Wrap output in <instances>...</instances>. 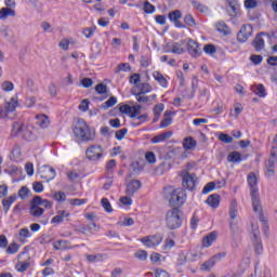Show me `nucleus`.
<instances>
[{"label": "nucleus", "instance_id": "obj_1", "mask_svg": "<svg viewBox=\"0 0 277 277\" xmlns=\"http://www.w3.org/2000/svg\"><path fill=\"white\" fill-rule=\"evenodd\" d=\"M74 135L79 142H94L96 134L92 132L90 126L83 119H78L75 128Z\"/></svg>", "mask_w": 277, "mask_h": 277}, {"label": "nucleus", "instance_id": "obj_2", "mask_svg": "<svg viewBox=\"0 0 277 277\" xmlns=\"http://www.w3.org/2000/svg\"><path fill=\"white\" fill-rule=\"evenodd\" d=\"M164 222L169 230H176L183 226V211L180 208H171L167 211Z\"/></svg>", "mask_w": 277, "mask_h": 277}, {"label": "nucleus", "instance_id": "obj_3", "mask_svg": "<svg viewBox=\"0 0 277 277\" xmlns=\"http://www.w3.org/2000/svg\"><path fill=\"white\" fill-rule=\"evenodd\" d=\"M41 207H44V209H52L53 203L48 199H42V197L40 196H35L30 200V208H29L30 215L32 217H42V215H44V209H42Z\"/></svg>", "mask_w": 277, "mask_h": 277}, {"label": "nucleus", "instance_id": "obj_4", "mask_svg": "<svg viewBox=\"0 0 277 277\" xmlns=\"http://www.w3.org/2000/svg\"><path fill=\"white\" fill-rule=\"evenodd\" d=\"M247 181L250 187L253 211H259L261 208V196L259 195V180L256 179V174L254 172L249 173Z\"/></svg>", "mask_w": 277, "mask_h": 277}, {"label": "nucleus", "instance_id": "obj_5", "mask_svg": "<svg viewBox=\"0 0 277 277\" xmlns=\"http://www.w3.org/2000/svg\"><path fill=\"white\" fill-rule=\"evenodd\" d=\"M170 189V207H172V209H179L180 207H183V205H185V190L183 188Z\"/></svg>", "mask_w": 277, "mask_h": 277}, {"label": "nucleus", "instance_id": "obj_6", "mask_svg": "<svg viewBox=\"0 0 277 277\" xmlns=\"http://www.w3.org/2000/svg\"><path fill=\"white\" fill-rule=\"evenodd\" d=\"M85 155L90 161H98L103 157V146L91 145L87 149Z\"/></svg>", "mask_w": 277, "mask_h": 277}, {"label": "nucleus", "instance_id": "obj_7", "mask_svg": "<svg viewBox=\"0 0 277 277\" xmlns=\"http://www.w3.org/2000/svg\"><path fill=\"white\" fill-rule=\"evenodd\" d=\"M254 28L251 24H245L237 34L238 42H248V39L252 37Z\"/></svg>", "mask_w": 277, "mask_h": 277}, {"label": "nucleus", "instance_id": "obj_8", "mask_svg": "<svg viewBox=\"0 0 277 277\" xmlns=\"http://www.w3.org/2000/svg\"><path fill=\"white\" fill-rule=\"evenodd\" d=\"M38 174L42 181L49 183V181H53L56 176L55 169L53 167L43 166L39 168Z\"/></svg>", "mask_w": 277, "mask_h": 277}, {"label": "nucleus", "instance_id": "obj_9", "mask_svg": "<svg viewBox=\"0 0 277 277\" xmlns=\"http://www.w3.org/2000/svg\"><path fill=\"white\" fill-rule=\"evenodd\" d=\"M76 230L78 233H81V235H85L87 237H92L94 233H98V230H101V226L92 222L91 224L80 225Z\"/></svg>", "mask_w": 277, "mask_h": 277}, {"label": "nucleus", "instance_id": "obj_10", "mask_svg": "<svg viewBox=\"0 0 277 277\" xmlns=\"http://www.w3.org/2000/svg\"><path fill=\"white\" fill-rule=\"evenodd\" d=\"M182 185L183 187H185V189H189V192H194V189H196V174L185 172L182 177Z\"/></svg>", "mask_w": 277, "mask_h": 277}, {"label": "nucleus", "instance_id": "obj_11", "mask_svg": "<svg viewBox=\"0 0 277 277\" xmlns=\"http://www.w3.org/2000/svg\"><path fill=\"white\" fill-rule=\"evenodd\" d=\"M187 51L190 57H200L202 55V50L200 49V43L194 39H189L187 43Z\"/></svg>", "mask_w": 277, "mask_h": 277}, {"label": "nucleus", "instance_id": "obj_12", "mask_svg": "<svg viewBox=\"0 0 277 277\" xmlns=\"http://www.w3.org/2000/svg\"><path fill=\"white\" fill-rule=\"evenodd\" d=\"M142 243L146 246L147 248H155V246H159L161 241H163V237L161 235L157 234L154 236H146L141 239Z\"/></svg>", "mask_w": 277, "mask_h": 277}, {"label": "nucleus", "instance_id": "obj_13", "mask_svg": "<svg viewBox=\"0 0 277 277\" xmlns=\"http://www.w3.org/2000/svg\"><path fill=\"white\" fill-rule=\"evenodd\" d=\"M262 36H267L268 38H272L267 32H259L254 40L252 41V47L254 50L259 53L265 49V40Z\"/></svg>", "mask_w": 277, "mask_h": 277}, {"label": "nucleus", "instance_id": "obj_14", "mask_svg": "<svg viewBox=\"0 0 277 277\" xmlns=\"http://www.w3.org/2000/svg\"><path fill=\"white\" fill-rule=\"evenodd\" d=\"M142 189V181L132 180L127 184L126 194L127 196H135V194Z\"/></svg>", "mask_w": 277, "mask_h": 277}, {"label": "nucleus", "instance_id": "obj_15", "mask_svg": "<svg viewBox=\"0 0 277 277\" xmlns=\"http://www.w3.org/2000/svg\"><path fill=\"white\" fill-rule=\"evenodd\" d=\"M168 16H169V21H171V23H174L175 27H179L180 29H185V24L179 21L183 16V14L181 13V10L172 11L168 14Z\"/></svg>", "mask_w": 277, "mask_h": 277}, {"label": "nucleus", "instance_id": "obj_16", "mask_svg": "<svg viewBox=\"0 0 277 277\" xmlns=\"http://www.w3.org/2000/svg\"><path fill=\"white\" fill-rule=\"evenodd\" d=\"M185 42L180 41V42H173L171 44V49L164 50V53H174L175 55H183L185 53V49L183 45Z\"/></svg>", "mask_w": 277, "mask_h": 277}, {"label": "nucleus", "instance_id": "obj_17", "mask_svg": "<svg viewBox=\"0 0 277 277\" xmlns=\"http://www.w3.org/2000/svg\"><path fill=\"white\" fill-rule=\"evenodd\" d=\"M23 131H25V123L21 121H14L12 124L11 135L16 137V135H23Z\"/></svg>", "mask_w": 277, "mask_h": 277}, {"label": "nucleus", "instance_id": "obj_18", "mask_svg": "<svg viewBox=\"0 0 277 277\" xmlns=\"http://www.w3.org/2000/svg\"><path fill=\"white\" fill-rule=\"evenodd\" d=\"M216 239L217 235L215 234V232H211L202 239L203 248H211V246H213V241H215Z\"/></svg>", "mask_w": 277, "mask_h": 277}, {"label": "nucleus", "instance_id": "obj_19", "mask_svg": "<svg viewBox=\"0 0 277 277\" xmlns=\"http://www.w3.org/2000/svg\"><path fill=\"white\" fill-rule=\"evenodd\" d=\"M64 217H70V213L66 210H60L57 214L51 220V224H62Z\"/></svg>", "mask_w": 277, "mask_h": 277}, {"label": "nucleus", "instance_id": "obj_20", "mask_svg": "<svg viewBox=\"0 0 277 277\" xmlns=\"http://www.w3.org/2000/svg\"><path fill=\"white\" fill-rule=\"evenodd\" d=\"M276 161H277L276 159L269 158L265 163V168H266L265 176H267V179H269V176H274L275 174L274 168L276 166Z\"/></svg>", "mask_w": 277, "mask_h": 277}, {"label": "nucleus", "instance_id": "obj_21", "mask_svg": "<svg viewBox=\"0 0 277 277\" xmlns=\"http://www.w3.org/2000/svg\"><path fill=\"white\" fill-rule=\"evenodd\" d=\"M206 202L209 207H212V209H217V207H220V196L212 194L207 198Z\"/></svg>", "mask_w": 277, "mask_h": 277}, {"label": "nucleus", "instance_id": "obj_22", "mask_svg": "<svg viewBox=\"0 0 277 277\" xmlns=\"http://www.w3.org/2000/svg\"><path fill=\"white\" fill-rule=\"evenodd\" d=\"M172 137V132H163L159 135H156L151 138L153 144H160V142H166V140H170Z\"/></svg>", "mask_w": 277, "mask_h": 277}, {"label": "nucleus", "instance_id": "obj_23", "mask_svg": "<svg viewBox=\"0 0 277 277\" xmlns=\"http://www.w3.org/2000/svg\"><path fill=\"white\" fill-rule=\"evenodd\" d=\"M172 115H174V113L170 110L164 111V118L160 122V129H166L172 124V117H170Z\"/></svg>", "mask_w": 277, "mask_h": 277}, {"label": "nucleus", "instance_id": "obj_24", "mask_svg": "<svg viewBox=\"0 0 277 277\" xmlns=\"http://www.w3.org/2000/svg\"><path fill=\"white\" fill-rule=\"evenodd\" d=\"M16 195H12L6 199L2 200V207H3V211L5 213H8V211H10V207H12V205H14V202H16Z\"/></svg>", "mask_w": 277, "mask_h": 277}, {"label": "nucleus", "instance_id": "obj_25", "mask_svg": "<svg viewBox=\"0 0 277 277\" xmlns=\"http://www.w3.org/2000/svg\"><path fill=\"white\" fill-rule=\"evenodd\" d=\"M153 77L154 79L159 82V84L161 85V88H168V79H166V77H163V74L159 72V71H154L153 72Z\"/></svg>", "mask_w": 277, "mask_h": 277}, {"label": "nucleus", "instance_id": "obj_26", "mask_svg": "<svg viewBox=\"0 0 277 277\" xmlns=\"http://www.w3.org/2000/svg\"><path fill=\"white\" fill-rule=\"evenodd\" d=\"M8 16H16V11H14L12 8L8 6V8H2L0 10V19L1 21H5V18H8Z\"/></svg>", "mask_w": 277, "mask_h": 277}, {"label": "nucleus", "instance_id": "obj_27", "mask_svg": "<svg viewBox=\"0 0 277 277\" xmlns=\"http://www.w3.org/2000/svg\"><path fill=\"white\" fill-rule=\"evenodd\" d=\"M16 107H18V101L14 100V97H12L10 100V102L5 103L4 109L6 114H12V111L16 110Z\"/></svg>", "mask_w": 277, "mask_h": 277}, {"label": "nucleus", "instance_id": "obj_28", "mask_svg": "<svg viewBox=\"0 0 277 277\" xmlns=\"http://www.w3.org/2000/svg\"><path fill=\"white\" fill-rule=\"evenodd\" d=\"M196 140H194V137L192 136H187L184 138L183 142V147L185 148V150H192L194 148H196Z\"/></svg>", "mask_w": 277, "mask_h": 277}, {"label": "nucleus", "instance_id": "obj_29", "mask_svg": "<svg viewBox=\"0 0 277 277\" xmlns=\"http://www.w3.org/2000/svg\"><path fill=\"white\" fill-rule=\"evenodd\" d=\"M37 124L41 129H47L49 127V117L47 115H37Z\"/></svg>", "mask_w": 277, "mask_h": 277}, {"label": "nucleus", "instance_id": "obj_30", "mask_svg": "<svg viewBox=\"0 0 277 277\" xmlns=\"http://www.w3.org/2000/svg\"><path fill=\"white\" fill-rule=\"evenodd\" d=\"M227 161H229V163H241V154L239 151H232L227 156Z\"/></svg>", "mask_w": 277, "mask_h": 277}, {"label": "nucleus", "instance_id": "obj_31", "mask_svg": "<svg viewBox=\"0 0 277 277\" xmlns=\"http://www.w3.org/2000/svg\"><path fill=\"white\" fill-rule=\"evenodd\" d=\"M216 29L221 34H224V36H228V34H230V28H228V25H226L224 21H221L216 24Z\"/></svg>", "mask_w": 277, "mask_h": 277}, {"label": "nucleus", "instance_id": "obj_32", "mask_svg": "<svg viewBox=\"0 0 277 277\" xmlns=\"http://www.w3.org/2000/svg\"><path fill=\"white\" fill-rule=\"evenodd\" d=\"M136 88L138 90V94H148V92H153V87L148 83H140Z\"/></svg>", "mask_w": 277, "mask_h": 277}, {"label": "nucleus", "instance_id": "obj_33", "mask_svg": "<svg viewBox=\"0 0 277 277\" xmlns=\"http://www.w3.org/2000/svg\"><path fill=\"white\" fill-rule=\"evenodd\" d=\"M132 94L135 96L137 103H148L150 101V97L146 96L145 93H137L135 90H132Z\"/></svg>", "mask_w": 277, "mask_h": 277}, {"label": "nucleus", "instance_id": "obj_34", "mask_svg": "<svg viewBox=\"0 0 277 277\" xmlns=\"http://www.w3.org/2000/svg\"><path fill=\"white\" fill-rule=\"evenodd\" d=\"M22 136L26 142H32V140H36V135L34 132H31L27 127L24 128V131L22 132Z\"/></svg>", "mask_w": 277, "mask_h": 277}, {"label": "nucleus", "instance_id": "obj_35", "mask_svg": "<svg viewBox=\"0 0 277 277\" xmlns=\"http://www.w3.org/2000/svg\"><path fill=\"white\" fill-rule=\"evenodd\" d=\"M116 103H118V98H116V96H111L108 101L102 104V109L106 111V109H109V107H114Z\"/></svg>", "mask_w": 277, "mask_h": 277}, {"label": "nucleus", "instance_id": "obj_36", "mask_svg": "<svg viewBox=\"0 0 277 277\" xmlns=\"http://www.w3.org/2000/svg\"><path fill=\"white\" fill-rule=\"evenodd\" d=\"M251 235H252V241H259L261 239L259 236L261 235V232L259 230V225H251Z\"/></svg>", "mask_w": 277, "mask_h": 277}, {"label": "nucleus", "instance_id": "obj_37", "mask_svg": "<svg viewBox=\"0 0 277 277\" xmlns=\"http://www.w3.org/2000/svg\"><path fill=\"white\" fill-rule=\"evenodd\" d=\"M227 3L232 10L230 16H237V9L239 8V3H237V0H227Z\"/></svg>", "mask_w": 277, "mask_h": 277}, {"label": "nucleus", "instance_id": "obj_38", "mask_svg": "<svg viewBox=\"0 0 277 277\" xmlns=\"http://www.w3.org/2000/svg\"><path fill=\"white\" fill-rule=\"evenodd\" d=\"M254 213H259V220L263 224V226H267V219L265 217V214H263V207L260 203V208L258 211H254Z\"/></svg>", "mask_w": 277, "mask_h": 277}, {"label": "nucleus", "instance_id": "obj_39", "mask_svg": "<svg viewBox=\"0 0 277 277\" xmlns=\"http://www.w3.org/2000/svg\"><path fill=\"white\" fill-rule=\"evenodd\" d=\"M255 254H261L263 252V242L261 241V238H258V240H252Z\"/></svg>", "mask_w": 277, "mask_h": 277}, {"label": "nucleus", "instance_id": "obj_40", "mask_svg": "<svg viewBox=\"0 0 277 277\" xmlns=\"http://www.w3.org/2000/svg\"><path fill=\"white\" fill-rule=\"evenodd\" d=\"M18 196L22 200H27V198L29 197V188L27 186H22L18 190Z\"/></svg>", "mask_w": 277, "mask_h": 277}, {"label": "nucleus", "instance_id": "obj_41", "mask_svg": "<svg viewBox=\"0 0 277 277\" xmlns=\"http://www.w3.org/2000/svg\"><path fill=\"white\" fill-rule=\"evenodd\" d=\"M215 265V262L213 260H208L201 265L202 272H211V267Z\"/></svg>", "mask_w": 277, "mask_h": 277}, {"label": "nucleus", "instance_id": "obj_42", "mask_svg": "<svg viewBox=\"0 0 277 277\" xmlns=\"http://www.w3.org/2000/svg\"><path fill=\"white\" fill-rule=\"evenodd\" d=\"M192 5L195 6L196 10H198L199 12H207V10H209V8H207V5L200 3L199 1L193 0L192 1Z\"/></svg>", "mask_w": 277, "mask_h": 277}, {"label": "nucleus", "instance_id": "obj_43", "mask_svg": "<svg viewBox=\"0 0 277 277\" xmlns=\"http://www.w3.org/2000/svg\"><path fill=\"white\" fill-rule=\"evenodd\" d=\"M101 202H102L103 209H105V211H106L107 213H111V211H114V209L111 208V203L109 202V199L103 198V199L101 200Z\"/></svg>", "mask_w": 277, "mask_h": 277}, {"label": "nucleus", "instance_id": "obj_44", "mask_svg": "<svg viewBox=\"0 0 277 277\" xmlns=\"http://www.w3.org/2000/svg\"><path fill=\"white\" fill-rule=\"evenodd\" d=\"M229 217L235 220L237 217V201H233L229 208Z\"/></svg>", "mask_w": 277, "mask_h": 277}, {"label": "nucleus", "instance_id": "obj_45", "mask_svg": "<svg viewBox=\"0 0 277 277\" xmlns=\"http://www.w3.org/2000/svg\"><path fill=\"white\" fill-rule=\"evenodd\" d=\"M54 200H56L57 202H66V193L64 192H56L53 195Z\"/></svg>", "mask_w": 277, "mask_h": 277}, {"label": "nucleus", "instance_id": "obj_46", "mask_svg": "<svg viewBox=\"0 0 277 277\" xmlns=\"http://www.w3.org/2000/svg\"><path fill=\"white\" fill-rule=\"evenodd\" d=\"M184 23L188 27H196V19H194V16H192V14H188L184 17Z\"/></svg>", "mask_w": 277, "mask_h": 277}, {"label": "nucleus", "instance_id": "obj_47", "mask_svg": "<svg viewBox=\"0 0 277 277\" xmlns=\"http://www.w3.org/2000/svg\"><path fill=\"white\" fill-rule=\"evenodd\" d=\"M5 174H9L10 176H16V174H18V172H21V169H18V167L16 166H12L9 169L4 170Z\"/></svg>", "mask_w": 277, "mask_h": 277}, {"label": "nucleus", "instance_id": "obj_48", "mask_svg": "<svg viewBox=\"0 0 277 277\" xmlns=\"http://www.w3.org/2000/svg\"><path fill=\"white\" fill-rule=\"evenodd\" d=\"M142 111V105L132 106V111L130 114V118H137Z\"/></svg>", "mask_w": 277, "mask_h": 277}, {"label": "nucleus", "instance_id": "obj_49", "mask_svg": "<svg viewBox=\"0 0 277 277\" xmlns=\"http://www.w3.org/2000/svg\"><path fill=\"white\" fill-rule=\"evenodd\" d=\"M119 111L121 114H126L128 116H131V111H133V108L132 106H130L129 104H126V105H120L119 106Z\"/></svg>", "mask_w": 277, "mask_h": 277}, {"label": "nucleus", "instance_id": "obj_50", "mask_svg": "<svg viewBox=\"0 0 277 277\" xmlns=\"http://www.w3.org/2000/svg\"><path fill=\"white\" fill-rule=\"evenodd\" d=\"M203 51L207 53V55H213L214 53H217V49H215V45L213 44H206L203 47Z\"/></svg>", "mask_w": 277, "mask_h": 277}, {"label": "nucleus", "instance_id": "obj_51", "mask_svg": "<svg viewBox=\"0 0 277 277\" xmlns=\"http://www.w3.org/2000/svg\"><path fill=\"white\" fill-rule=\"evenodd\" d=\"M174 246H176V242L172 240V238H167L162 247V250H172Z\"/></svg>", "mask_w": 277, "mask_h": 277}, {"label": "nucleus", "instance_id": "obj_52", "mask_svg": "<svg viewBox=\"0 0 277 277\" xmlns=\"http://www.w3.org/2000/svg\"><path fill=\"white\" fill-rule=\"evenodd\" d=\"M94 31H96V26H92L89 28H84L82 30L83 36H85L87 38H92L94 36Z\"/></svg>", "mask_w": 277, "mask_h": 277}, {"label": "nucleus", "instance_id": "obj_53", "mask_svg": "<svg viewBox=\"0 0 277 277\" xmlns=\"http://www.w3.org/2000/svg\"><path fill=\"white\" fill-rule=\"evenodd\" d=\"M19 246L16 242H12L8 248H6V254H16L18 252Z\"/></svg>", "mask_w": 277, "mask_h": 277}, {"label": "nucleus", "instance_id": "obj_54", "mask_svg": "<svg viewBox=\"0 0 277 277\" xmlns=\"http://www.w3.org/2000/svg\"><path fill=\"white\" fill-rule=\"evenodd\" d=\"M3 92H12L14 90V83L12 81H4L1 84Z\"/></svg>", "mask_w": 277, "mask_h": 277}, {"label": "nucleus", "instance_id": "obj_55", "mask_svg": "<svg viewBox=\"0 0 277 277\" xmlns=\"http://www.w3.org/2000/svg\"><path fill=\"white\" fill-rule=\"evenodd\" d=\"M29 265H30L29 262H19L16 265V269L19 273L27 272V269H29Z\"/></svg>", "mask_w": 277, "mask_h": 277}, {"label": "nucleus", "instance_id": "obj_56", "mask_svg": "<svg viewBox=\"0 0 277 277\" xmlns=\"http://www.w3.org/2000/svg\"><path fill=\"white\" fill-rule=\"evenodd\" d=\"M145 159L147 163H156L157 162V157L155 156V153L153 151H147L145 154Z\"/></svg>", "mask_w": 277, "mask_h": 277}, {"label": "nucleus", "instance_id": "obj_57", "mask_svg": "<svg viewBox=\"0 0 277 277\" xmlns=\"http://www.w3.org/2000/svg\"><path fill=\"white\" fill-rule=\"evenodd\" d=\"M129 133V130L127 128H123L121 130H118L115 134L116 140L122 141L124 140V135Z\"/></svg>", "mask_w": 277, "mask_h": 277}, {"label": "nucleus", "instance_id": "obj_58", "mask_svg": "<svg viewBox=\"0 0 277 277\" xmlns=\"http://www.w3.org/2000/svg\"><path fill=\"white\" fill-rule=\"evenodd\" d=\"M259 5L256 0H245V8L247 10H254Z\"/></svg>", "mask_w": 277, "mask_h": 277}, {"label": "nucleus", "instance_id": "obj_59", "mask_svg": "<svg viewBox=\"0 0 277 277\" xmlns=\"http://www.w3.org/2000/svg\"><path fill=\"white\" fill-rule=\"evenodd\" d=\"M140 81H142V76H140V74H133L130 77V83H132L133 85H140Z\"/></svg>", "mask_w": 277, "mask_h": 277}, {"label": "nucleus", "instance_id": "obj_60", "mask_svg": "<svg viewBox=\"0 0 277 277\" xmlns=\"http://www.w3.org/2000/svg\"><path fill=\"white\" fill-rule=\"evenodd\" d=\"M256 90V94L260 98H265V96H267V93L265 92V87L263 84H258Z\"/></svg>", "mask_w": 277, "mask_h": 277}, {"label": "nucleus", "instance_id": "obj_61", "mask_svg": "<svg viewBox=\"0 0 277 277\" xmlns=\"http://www.w3.org/2000/svg\"><path fill=\"white\" fill-rule=\"evenodd\" d=\"M120 70L127 72V70H131V65L129 63H120L115 72H120Z\"/></svg>", "mask_w": 277, "mask_h": 277}, {"label": "nucleus", "instance_id": "obj_62", "mask_svg": "<svg viewBox=\"0 0 277 277\" xmlns=\"http://www.w3.org/2000/svg\"><path fill=\"white\" fill-rule=\"evenodd\" d=\"M95 92L97 94H107V84L98 83L95 85Z\"/></svg>", "mask_w": 277, "mask_h": 277}, {"label": "nucleus", "instance_id": "obj_63", "mask_svg": "<svg viewBox=\"0 0 277 277\" xmlns=\"http://www.w3.org/2000/svg\"><path fill=\"white\" fill-rule=\"evenodd\" d=\"M143 10L146 14H153V12H155V5H153L150 2L146 1L144 3Z\"/></svg>", "mask_w": 277, "mask_h": 277}, {"label": "nucleus", "instance_id": "obj_64", "mask_svg": "<svg viewBox=\"0 0 277 277\" xmlns=\"http://www.w3.org/2000/svg\"><path fill=\"white\" fill-rule=\"evenodd\" d=\"M215 189V182H209L202 189V194H209Z\"/></svg>", "mask_w": 277, "mask_h": 277}]
</instances>
